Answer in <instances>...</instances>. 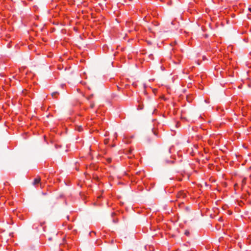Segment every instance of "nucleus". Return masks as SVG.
Here are the masks:
<instances>
[{
    "label": "nucleus",
    "mask_w": 251,
    "mask_h": 251,
    "mask_svg": "<svg viewBox=\"0 0 251 251\" xmlns=\"http://www.w3.org/2000/svg\"><path fill=\"white\" fill-rule=\"evenodd\" d=\"M186 195V194L183 191H179L178 192L176 197L178 198H184Z\"/></svg>",
    "instance_id": "f257e3e1"
},
{
    "label": "nucleus",
    "mask_w": 251,
    "mask_h": 251,
    "mask_svg": "<svg viewBox=\"0 0 251 251\" xmlns=\"http://www.w3.org/2000/svg\"><path fill=\"white\" fill-rule=\"evenodd\" d=\"M40 182V178H36L34 180L33 184L34 185H36L37 184H38Z\"/></svg>",
    "instance_id": "f03ea898"
},
{
    "label": "nucleus",
    "mask_w": 251,
    "mask_h": 251,
    "mask_svg": "<svg viewBox=\"0 0 251 251\" xmlns=\"http://www.w3.org/2000/svg\"><path fill=\"white\" fill-rule=\"evenodd\" d=\"M76 129L78 131H81L82 130V127L81 126H77L76 127Z\"/></svg>",
    "instance_id": "7ed1b4c3"
},
{
    "label": "nucleus",
    "mask_w": 251,
    "mask_h": 251,
    "mask_svg": "<svg viewBox=\"0 0 251 251\" xmlns=\"http://www.w3.org/2000/svg\"><path fill=\"white\" fill-rule=\"evenodd\" d=\"M56 95H58V93L57 92H55L52 93V96L53 98H55Z\"/></svg>",
    "instance_id": "20e7f679"
},
{
    "label": "nucleus",
    "mask_w": 251,
    "mask_h": 251,
    "mask_svg": "<svg viewBox=\"0 0 251 251\" xmlns=\"http://www.w3.org/2000/svg\"><path fill=\"white\" fill-rule=\"evenodd\" d=\"M242 183L243 185H245L246 184V178H244L242 179Z\"/></svg>",
    "instance_id": "39448f33"
},
{
    "label": "nucleus",
    "mask_w": 251,
    "mask_h": 251,
    "mask_svg": "<svg viewBox=\"0 0 251 251\" xmlns=\"http://www.w3.org/2000/svg\"><path fill=\"white\" fill-rule=\"evenodd\" d=\"M128 154H131L132 153V150L131 149H130L129 151H128Z\"/></svg>",
    "instance_id": "423d86ee"
},
{
    "label": "nucleus",
    "mask_w": 251,
    "mask_h": 251,
    "mask_svg": "<svg viewBox=\"0 0 251 251\" xmlns=\"http://www.w3.org/2000/svg\"><path fill=\"white\" fill-rule=\"evenodd\" d=\"M90 106L92 108H93L94 106V103H91Z\"/></svg>",
    "instance_id": "0eeeda50"
},
{
    "label": "nucleus",
    "mask_w": 251,
    "mask_h": 251,
    "mask_svg": "<svg viewBox=\"0 0 251 251\" xmlns=\"http://www.w3.org/2000/svg\"><path fill=\"white\" fill-rule=\"evenodd\" d=\"M111 159L110 158H108V159H107V161H108V162H111Z\"/></svg>",
    "instance_id": "6e6552de"
}]
</instances>
